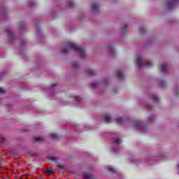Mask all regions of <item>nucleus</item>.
Here are the masks:
<instances>
[{"label": "nucleus", "mask_w": 179, "mask_h": 179, "mask_svg": "<svg viewBox=\"0 0 179 179\" xmlns=\"http://www.w3.org/2000/svg\"><path fill=\"white\" fill-rule=\"evenodd\" d=\"M71 51H74L81 58H86L87 54L85 48L73 41L68 42L62 49V52H64V54H68V52H71Z\"/></svg>", "instance_id": "nucleus-1"}, {"label": "nucleus", "mask_w": 179, "mask_h": 179, "mask_svg": "<svg viewBox=\"0 0 179 179\" xmlns=\"http://www.w3.org/2000/svg\"><path fill=\"white\" fill-rule=\"evenodd\" d=\"M136 65L138 68H150L153 65L152 62H144L143 57L138 55L136 57Z\"/></svg>", "instance_id": "nucleus-2"}, {"label": "nucleus", "mask_w": 179, "mask_h": 179, "mask_svg": "<svg viewBox=\"0 0 179 179\" xmlns=\"http://www.w3.org/2000/svg\"><path fill=\"white\" fill-rule=\"evenodd\" d=\"M133 128L136 129V131H139L140 132H145L146 131V124L143 122H141V120H136L134 122Z\"/></svg>", "instance_id": "nucleus-3"}, {"label": "nucleus", "mask_w": 179, "mask_h": 179, "mask_svg": "<svg viewBox=\"0 0 179 179\" xmlns=\"http://www.w3.org/2000/svg\"><path fill=\"white\" fill-rule=\"evenodd\" d=\"M177 2H179V0H169L168 1H166V6L167 9H173L176 6Z\"/></svg>", "instance_id": "nucleus-4"}, {"label": "nucleus", "mask_w": 179, "mask_h": 179, "mask_svg": "<svg viewBox=\"0 0 179 179\" xmlns=\"http://www.w3.org/2000/svg\"><path fill=\"white\" fill-rule=\"evenodd\" d=\"M7 34L10 41H13L15 40V34H13V31H12V29H8Z\"/></svg>", "instance_id": "nucleus-5"}, {"label": "nucleus", "mask_w": 179, "mask_h": 179, "mask_svg": "<svg viewBox=\"0 0 179 179\" xmlns=\"http://www.w3.org/2000/svg\"><path fill=\"white\" fill-rule=\"evenodd\" d=\"M103 120L104 122H106V123L108 122H113V117H111V116L110 115H105L103 117Z\"/></svg>", "instance_id": "nucleus-6"}, {"label": "nucleus", "mask_w": 179, "mask_h": 179, "mask_svg": "<svg viewBox=\"0 0 179 179\" xmlns=\"http://www.w3.org/2000/svg\"><path fill=\"white\" fill-rule=\"evenodd\" d=\"M49 136L50 139H53L54 141H58V139H59V136L56 133H51Z\"/></svg>", "instance_id": "nucleus-7"}, {"label": "nucleus", "mask_w": 179, "mask_h": 179, "mask_svg": "<svg viewBox=\"0 0 179 179\" xmlns=\"http://www.w3.org/2000/svg\"><path fill=\"white\" fill-rule=\"evenodd\" d=\"M116 75L118 79H124V74H122V71L121 70H118L116 73Z\"/></svg>", "instance_id": "nucleus-8"}, {"label": "nucleus", "mask_w": 179, "mask_h": 179, "mask_svg": "<svg viewBox=\"0 0 179 179\" xmlns=\"http://www.w3.org/2000/svg\"><path fill=\"white\" fill-rule=\"evenodd\" d=\"M114 143L116 144V145H120L122 143V141L121 140V138L120 137H115L114 139Z\"/></svg>", "instance_id": "nucleus-9"}, {"label": "nucleus", "mask_w": 179, "mask_h": 179, "mask_svg": "<svg viewBox=\"0 0 179 179\" xmlns=\"http://www.w3.org/2000/svg\"><path fill=\"white\" fill-rule=\"evenodd\" d=\"M160 69L162 72H166V71H167V64H162L160 66Z\"/></svg>", "instance_id": "nucleus-10"}, {"label": "nucleus", "mask_w": 179, "mask_h": 179, "mask_svg": "<svg viewBox=\"0 0 179 179\" xmlns=\"http://www.w3.org/2000/svg\"><path fill=\"white\" fill-rule=\"evenodd\" d=\"M91 9L92 10H99V5H97V3H94L92 4V6H91Z\"/></svg>", "instance_id": "nucleus-11"}, {"label": "nucleus", "mask_w": 179, "mask_h": 179, "mask_svg": "<svg viewBox=\"0 0 179 179\" xmlns=\"http://www.w3.org/2000/svg\"><path fill=\"white\" fill-rule=\"evenodd\" d=\"M44 141V138L43 137H40V136H37V137H34V141L35 142H43Z\"/></svg>", "instance_id": "nucleus-12"}, {"label": "nucleus", "mask_w": 179, "mask_h": 179, "mask_svg": "<svg viewBox=\"0 0 179 179\" xmlns=\"http://www.w3.org/2000/svg\"><path fill=\"white\" fill-rule=\"evenodd\" d=\"M108 171H109V173H115V169L112 166H108Z\"/></svg>", "instance_id": "nucleus-13"}, {"label": "nucleus", "mask_w": 179, "mask_h": 179, "mask_svg": "<svg viewBox=\"0 0 179 179\" xmlns=\"http://www.w3.org/2000/svg\"><path fill=\"white\" fill-rule=\"evenodd\" d=\"M87 75H89V76H93V75H94V71H93L92 69H89L87 71Z\"/></svg>", "instance_id": "nucleus-14"}, {"label": "nucleus", "mask_w": 179, "mask_h": 179, "mask_svg": "<svg viewBox=\"0 0 179 179\" xmlns=\"http://www.w3.org/2000/svg\"><path fill=\"white\" fill-rule=\"evenodd\" d=\"M115 120L118 122V124H124V120L122 117H116Z\"/></svg>", "instance_id": "nucleus-15"}, {"label": "nucleus", "mask_w": 179, "mask_h": 179, "mask_svg": "<svg viewBox=\"0 0 179 179\" xmlns=\"http://www.w3.org/2000/svg\"><path fill=\"white\" fill-rule=\"evenodd\" d=\"M74 101L76 103H80V101H82V98L80 96H75Z\"/></svg>", "instance_id": "nucleus-16"}, {"label": "nucleus", "mask_w": 179, "mask_h": 179, "mask_svg": "<svg viewBox=\"0 0 179 179\" xmlns=\"http://www.w3.org/2000/svg\"><path fill=\"white\" fill-rule=\"evenodd\" d=\"M84 178L85 179H93V176L87 173V174L84 175Z\"/></svg>", "instance_id": "nucleus-17"}, {"label": "nucleus", "mask_w": 179, "mask_h": 179, "mask_svg": "<svg viewBox=\"0 0 179 179\" xmlns=\"http://www.w3.org/2000/svg\"><path fill=\"white\" fill-rule=\"evenodd\" d=\"M73 68H74L75 69L79 68V64H78V62H73Z\"/></svg>", "instance_id": "nucleus-18"}, {"label": "nucleus", "mask_w": 179, "mask_h": 179, "mask_svg": "<svg viewBox=\"0 0 179 179\" xmlns=\"http://www.w3.org/2000/svg\"><path fill=\"white\" fill-rule=\"evenodd\" d=\"M74 3L73 1H70L68 2V6H69L70 8H72V6H73Z\"/></svg>", "instance_id": "nucleus-19"}, {"label": "nucleus", "mask_w": 179, "mask_h": 179, "mask_svg": "<svg viewBox=\"0 0 179 179\" xmlns=\"http://www.w3.org/2000/svg\"><path fill=\"white\" fill-rule=\"evenodd\" d=\"M3 76H5V73H3V72H0V80L3 79Z\"/></svg>", "instance_id": "nucleus-20"}, {"label": "nucleus", "mask_w": 179, "mask_h": 179, "mask_svg": "<svg viewBox=\"0 0 179 179\" xmlns=\"http://www.w3.org/2000/svg\"><path fill=\"white\" fill-rule=\"evenodd\" d=\"M152 99L153 100H155V101H159V96H157V95H154Z\"/></svg>", "instance_id": "nucleus-21"}, {"label": "nucleus", "mask_w": 179, "mask_h": 179, "mask_svg": "<svg viewBox=\"0 0 179 179\" xmlns=\"http://www.w3.org/2000/svg\"><path fill=\"white\" fill-rule=\"evenodd\" d=\"M3 93H5V90H3V88L0 87V94H3Z\"/></svg>", "instance_id": "nucleus-22"}, {"label": "nucleus", "mask_w": 179, "mask_h": 179, "mask_svg": "<svg viewBox=\"0 0 179 179\" xmlns=\"http://www.w3.org/2000/svg\"><path fill=\"white\" fill-rule=\"evenodd\" d=\"M154 120H155V117H153V116H151L149 117L150 122H152V121H153Z\"/></svg>", "instance_id": "nucleus-23"}, {"label": "nucleus", "mask_w": 179, "mask_h": 179, "mask_svg": "<svg viewBox=\"0 0 179 179\" xmlns=\"http://www.w3.org/2000/svg\"><path fill=\"white\" fill-rule=\"evenodd\" d=\"M143 30H145V27L144 26L140 27V31L143 32Z\"/></svg>", "instance_id": "nucleus-24"}, {"label": "nucleus", "mask_w": 179, "mask_h": 179, "mask_svg": "<svg viewBox=\"0 0 179 179\" xmlns=\"http://www.w3.org/2000/svg\"><path fill=\"white\" fill-rule=\"evenodd\" d=\"M57 83L52 84V89H55V87H57Z\"/></svg>", "instance_id": "nucleus-25"}, {"label": "nucleus", "mask_w": 179, "mask_h": 179, "mask_svg": "<svg viewBox=\"0 0 179 179\" xmlns=\"http://www.w3.org/2000/svg\"><path fill=\"white\" fill-rule=\"evenodd\" d=\"M47 172L49 173V174H52V169H47Z\"/></svg>", "instance_id": "nucleus-26"}, {"label": "nucleus", "mask_w": 179, "mask_h": 179, "mask_svg": "<svg viewBox=\"0 0 179 179\" xmlns=\"http://www.w3.org/2000/svg\"><path fill=\"white\" fill-rule=\"evenodd\" d=\"M109 50L110 51V52H113V51H114V48L110 47V48H109Z\"/></svg>", "instance_id": "nucleus-27"}, {"label": "nucleus", "mask_w": 179, "mask_h": 179, "mask_svg": "<svg viewBox=\"0 0 179 179\" xmlns=\"http://www.w3.org/2000/svg\"><path fill=\"white\" fill-rule=\"evenodd\" d=\"M112 152H113V153H115V152H117L116 150H112Z\"/></svg>", "instance_id": "nucleus-28"}, {"label": "nucleus", "mask_w": 179, "mask_h": 179, "mask_svg": "<svg viewBox=\"0 0 179 179\" xmlns=\"http://www.w3.org/2000/svg\"><path fill=\"white\" fill-rule=\"evenodd\" d=\"M158 159L152 158V160H157Z\"/></svg>", "instance_id": "nucleus-29"}, {"label": "nucleus", "mask_w": 179, "mask_h": 179, "mask_svg": "<svg viewBox=\"0 0 179 179\" xmlns=\"http://www.w3.org/2000/svg\"><path fill=\"white\" fill-rule=\"evenodd\" d=\"M52 160H55V158H52Z\"/></svg>", "instance_id": "nucleus-30"}, {"label": "nucleus", "mask_w": 179, "mask_h": 179, "mask_svg": "<svg viewBox=\"0 0 179 179\" xmlns=\"http://www.w3.org/2000/svg\"><path fill=\"white\" fill-rule=\"evenodd\" d=\"M127 24L124 25L125 27H127Z\"/></svg>", "instance_id": "nucleus-31"}]
</instances>
